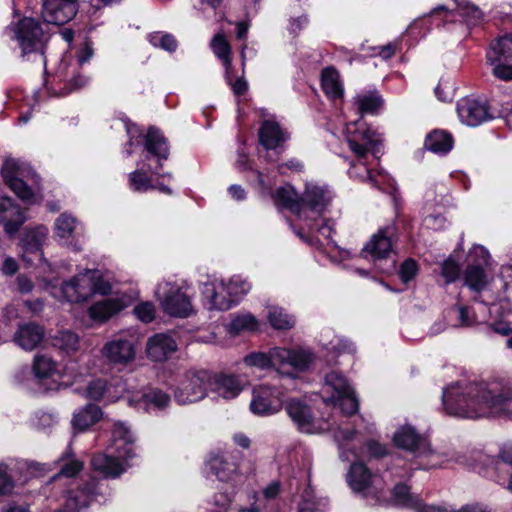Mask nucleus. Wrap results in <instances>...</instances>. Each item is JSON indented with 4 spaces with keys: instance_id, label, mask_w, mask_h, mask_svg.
Instances as JSON below:
<instances>
[{
    "instance_id": "nucleus-5",
    "label": "nucleus",
    "mask_w": 512,
    "mask_h": 512,
    "mask_svg": "<svg viewBox=\"0 0 512 512\" xmlns=\"http://www.w3.org/2000/svg\"><path fill=\"white\" fill-rule=\"evenodd\" d=\"M346 140L350 150L360 161L372 158L379 160L383 139L381 135L361 120L346 125Z\"/></svg>"
},
{
    "instance_id": "nucleus-62",
    "label": "nucleus",
    "mask_w": 512,
    "mask_h": 512,
    "mask_svg": "<svg viewBox=\"0 0 512 512\" xmlns=\"http://www.w3.org/2000/svg\"><path fill=\"white\" fill-rule=\"evenodd\" d=\"M365 447L368 455L371 458H381L387 455V448L385 445L379 443L376 440H369L366 442Z\"/></svg>"
},
{
    "instance_id": "nucleus-28",
    "label": "nucleus",
    "mask_w": 512,
    "mask_h": 512,
    "mask_svg": "<svg viewBox=\"0 0 512 512\" xmlns=\"http://www.w3.org/2000/svg\"><path fill=\"white\" fill-rule=\"evenodd\" d=\"M286 411L300 430L305 432L312 431L313 414L308 405L301 400L291 399L286 404Z\"/></svg>"
},
{
    "instance_id": "nucleus-39",
    "label": "nucleus",
    "mask_w": 512,
    "mask_h": 512,
    "mask_svg": "<svg viewBox=\"0 0 512 512\" xmlns=\"http://www.w3.org/2000/svg\"><path fill=\"white\" fill-rule=\"evenodd\" d=\"M47 235L48 228L45 226H38L28 230L22 239L24 251L41 256V248L47 239Z\"/></svg>"
},
{
    "instance_id": "nucleus-38",
    "label": "nucleus",
    "mask_w": 512,
    "mask_h": 512,
    "mask_svg": "<svg viewBox=\"0 0 512 512\" xmlns=\"http://www.w3.org/2000/svg\"><path fill=\"white\" fill-rule=\"evenodd\" d=\"M321 87L324 93L331 99H338L343 96V86L339 73L333 67L323 69L321 74Z\"/></svg>"
},
{
    "instance_id": "nucleus-15",
    "label": "nucleus",
    "mask_w": 512,
    "mask_h": 512,
    "mask_svg": "<svg viewBox=\"0 0 512 512\" xmlns=\"http://www.w3.org/2000/svg\"><path fill=\"white\" fill-rule=\"evenodd\" d=\"M42 18L46 23L64 25L72 20L79 9V3L61 0H42Z\"/></svg>"
},
{
    "instance_id": "nucleus-41",
    "label": "nucleus",
    "mask_w": 512,
    "mask_h": 512,
    "mask_svg": "<svg viewBox=\"0 0 512 512\" xmlns=\"http://www.w3.org/2000/svg\"><path fill=\"white\" fill-rule=\"evenodd\" d=\"M356 434L357 432L355 430L348 427L339 426L333 430L335 441L339 446L340 458L344 461H349L351 456H358L354 450L348 448L349 444L356 437Z\"/></svg>"
},
{
    "instance_id": "nucleus-6",
    "label": "nucleus",
    "mask_w": 512,
    "mask_h": 512,
    "mask_svg": "<svg viewBox=\"0 0 512 512\" xmlns=\"http://www.w3.org/2000/svg\"><path fill=\"white\" fill-rule=\"evenodd\" d=\"M322 391L325 394L324 402L339 406L345 415L349 416L358 411L359 403L355 392L341 373L332 371L327 374Z\"/></svg>"
},
{
    "instance_id": "nucleus-52",
    "label": "nucleus",
    "mask_w": 512,
    "mask_h": 512,
    "mask_svg": "<svg viewBox=\"0 0 512 512\" xmlns=\"http://www.w3.org/2000/svg\"><path fill=\"white\" fill-rule=\"evenodd\" d=\"M368 164V159H362L360 161L357 158L356 163H353L349 169V175L352 178L369 181L373 186H376L377 181L374 178L372 169L368 167Z\"/></svg>"
},
{
    "instance_id": "nucleus-24",
    "label": "nucleus",
    "mask_w": 512,
    "mask_h": 512,
    "mask_svg": "<svg viewBox=\"0 0 512 512\" xmlns=\"http://www.w3.org/2000/svg\"><path fill=\"white\" fill-rule=\"evenodd\" d=\"M96 490L97 482L91 479L83 488H79L77 491H69L64 508L58 512H79L81 508L88 507L96 494Z\"/></svg>"
},
{
    "instance_id": "nucleus-25",
    "label": "nucleus",
    "mask_w": 512,
    "mask_h": 512,
    "mask_svg": "<svg viewBox=\"0 0 512 512\" xmlns=\"http://www.w3.org/2000/svg\"><path fill=\"white\" fill-rule=\"evenodd\" d=\"M243 389L241 381L234 375H211L210 391L224 399L237 397Z\"/></svg>"
},
{
    "instance_id": "nucleus-64",
    "label": "nucleus",
    "mask_w": 512,
    "mask_h": 512,
    "mask_svg": "<svg viewBox=\"0 0 512 512\" xmlns=\"http://www.w3.org/2000/svg\"><path fill=\"white\" fill-rule=\"evenodd\" d=\"M309 22L307 15H302L297 18H293L290 22V32L293 34L299 33Z\"/></svg>"
},
{
    "instance_id": "nucleus-58",
    "label": "nucleus",
    "mask_w": 512,
    "mask_h": 512,
    "mask_svg": "<svg viewBox=\"0 0 512 512\" xmlns=\"http://www.w3.org/2000/svg\"><path fill=\"white\" fill-rule=\"evenodd\" d=\"M418 265L413 259H406L400 266L399 276L403 283H408L416 276Z\"/></svg>"
},
{
    "instance_id": "nucleus-14",
    "label": "nucleus",
    "mask_w": 512,
    "mask_h": 512,
    "mask_svg": "<svg viewBox=\"0 0 512 512\" xmlns=\"http://www.w3.org/2000/svg\"><path fill=\"white\" fill-rule=\"evenodd\" d=\"M394 228L386 226L380 228L373 234L370 240L364 245L362 254L374 262L388 259L393 254L392 236Z\"/></svg>"
},
{
    "instance_id": "nucleus-4",
    "label": "nucleus",
    "mask_w": 512,
    "mask_h": 512,
    "mask_svg": "<svg viewBox=\"0 0 512 512\" xmlns=\"http://www.w3.org/2000/svg\"><path fill=\"white\" fill-rule=\"evenodd\" d=\"M6 33L18 42L23 58L30 60L34 56L45 64L44 52L48 35L38 21L24 17L16 24L8 26Z\"/></svg>"
},
{
    "instance_id": "nucleus-13",
    "label": "nucleus",
    "mask_w": 512,
    "mask_h": 512,
    "mask_svg": "<svg viewBox=\"0 0 512 512\" xmlns=\"http://www.w3.org/2000/svg\"><path fill=\"white\" fill-rule=\"evenodd\" d=\"M1 174L8 187L22 201L28 204H35L41 200L38 192L20 177L23 173L16 160H6L1 168Z\"/></svg>"
},
{
    "instance_id": "nucleus-37",
    "label": "nucleus",
    "mask_w": 512,
    "mask_h": 512,
    "mask_svg": "<svg viewBox=\"0 0 512 512\" xmlns=\"http://www.w3.org/2000/svg\"><path fill=\"white\" fill-rule=\"evenodd\" d=\"M122 306L117 300L106 299L93 304L89 310V317L98 323H103L121 310Z\"/></svg>"
},
{
    "instance_id": "nucleus-27",
    "label": "nucleus",
    "mask_w": 512,
    "mask_h": 512,
    "mask_svg": "<svg viewBox=\"0 0 512 512\" xmlns=\"http://www.w3.org/2000/svg\"><path fill=\"white\" fill-rule=\"evenodd\" d=\"M44 338V330L41 326L28 323L20 326L14 334V342L24 350L35 349Z\"/></svg>"
},
{
    "instance_id": "nucleus-9",
    "label": "nucleus",
    "mask_w": 512,
    "mask_h": 512,
    "mask_svg": "<svg viewBox=\"0 0 512 512\" xmlns=\"http://www.w3.org/2000/svg\"><path fill=\"white\" fill-rule=\"evenodd\" d=\"M393 498L398 505L413 508L416 512H489L486 506L480 504L465 505L459 510L442 505H424L421 499L417 495H412L410 488L404 484L394 487Z\"/></svg>"
},
{
    "instance_id": "nucleus-16",
    "label": "nucleus",
    "mask_w": 512,
    "mask_h": 512,
    "mask_svg": "<svg viewBox=\"0 0 512 512\" xmlns=\"http://www.w3.org/2000/svg\"><path fill=\"white\" fill-rule=\"evenodd\" d=\"M102 355L113 365H127L135 358V345L127 338L116 336L104 344Z\"/></svg>"
},
{
    "instance_id": "nucleus-21",
    "label": "nucleus",
    "mask_w": 512,
    "mask_h": 512,
    "mask_svg": "<svg viewBox=\"0 0 512 512\" xmlns=\"http://www.w3.org/2000/svg\"><path fill=\"white\" fill-rule=\"evenodd\" d=\"M25 220L22 209L11 198L0 196V222L7 234L16 233Z\"/></svg>"
},
{
    "instance_id": "nucleus-12",
    "label": "nucleus",
    "mask_w": 512,
    "mask_h": 512,
    "mask_svg": "<svg viewBox=\"0 0 512 512\" xmlns=\"http://www.w3.org/2000/svg\"><path fill=\"white\" fill-rule=\"evenodd\" d=\"M282 391L269 385H258L253 388L250 410L258 416H270L282 409Z\"/></svg>"
},
{
    "instance_id": "nucleus-26",
    "label": "nucleus",
    "mask_w": 512,
    "mask_h": 512,
    "mask_svg": "<svg viewBox=\"0 0 512 512\" xmlns=\"http://www.w3.org/2000/svg\"><path fill=\"white\" fill-rule=\"evenodd\" d=\"M123 391V387L108 384L104 379H95L88 383L86 387V397L94 401L114 402L119 398L118 393Z\"/></svg>"
},
{
    "instance_id": "nucleus-10",
    "label": "nucleus",
    "mask_w": 512,
    "mask_h": 512,
    "mask_svg": "<svg viewBox=\"0 0 512 512\" xmlns=\"http://www.w3.org/2000/svg\"><path fill=\"white\" fill-rule=\"evenodd\" d=\"M492 74L503 81L512 80V36L499 38L486 55Z\"/></svg>"
},
{
    "instance_id": "nucleus-2",
    "label": "nucleus",
    "mask_w": 512,
    "mask_h": 512,
    "mask_svg": "<svg viewBox=\"0 0 512 512\" xmlns=\"http://www.w3.org/2000/svg\"><path fill=\"white\" fill-rule=\"evenodd\" d=\"M135 438L124 422H116L112 430L110 455L96 454L91 464L94 470L105 477H117L128 466V461L135 455Z\"/></svg>"
},
{
    "instance_id": "nucleus-1",
    "label": "nucleus",
    "mask_w": 512,
    "mask_h": 512,
    "mask_svg": "<svg viewBox=\"0 0 512 512\" xmlns=\"http://www.w3.org/2000/svg\"><path fill=\"white\" fill-rule=\"evenodd\" d=\"M445 411L453 416L477 419L512 418V387L483 382L458 381L443 389Z\"/></svg>"
},
{
    "instance_id": "nucleus-23",
    "label": "nucleus",
    "mask_w": 512,
    "mask_h": 512,
    "mask_svg": "<svg viewBox=\"0 0 512 512\" xmlns=\"http://www.w3.org/2000/svg\"><path fill=\"white\" fill-rule=\"evenodd\" d=\"M289 139V134L277 122L266 120L259 129V142L266 150H276Z\"/></svg>"
},
{
    "instance_id": "nucleus-19",
    "label": "nucleus",
    "mask_w": 512,
    "mask_h": 512,
    "mask_svg": "<svg viewBox=\"0 0 512 512\" xmlns=\"http://www.w3.org/2000/svg\"><path fill=\"white\" fill-rule=\"evenodd\" d=\"M88 270L74 276L62 284L61 290L63 297L68 302L78 303L86 301L92 296V286Z\"/></svg>"
},
{
    "instance_id": "nucleus-8",
    "label": "nucleus",
    "mask_w": 512,
    "mask_h": 512,
    "mask_svg": "<svg viewBox=\"0 0 512 512\" xmlns=\"http://www.w3.org/2000/svg\"><path fill=\"white\" fill-rule=\"evenodd\" d=\"M332 200V193L326 186L307 184L300 197L302 220L316 221Z\"/></svg>"
},
{
    "instance_id": "nucleus-45",
    "label": "nucleus",
    "mask_w": 512,
    "mask_h": 512,
    "mask_svg": "<svg viewBox=\"0 0 512 512\" xmlns=\"http://www.w3.org/2000/svg\"><path fill=\"white\" fill-rule=\"evenodd\" d=\"M52 345L66 353L77 351L79 348V337L72 331H59L52 337Z\"/></svg>"
},
{
    "instance_id": "nucleus-60",
    "label": "nucleus",
    "mask_w": 512,
    "mask_h": 512,
    "mask_svg": "<svg viewBox=\"0 0 512 512\" xmlns=\"http://www.w3.org/2000/svg\"><path fill=\"white\" fill-rule=\"evenodd\" d=\"M460 273L458 263L452 258H448L442 264V276L445 278L446 283L454 282Z\"/></svg>"
},
{
    "instance_id": "nucleus-42",
    "label": "nucleus",
    "mask_w": 512,
    "mask_h": 512,
    "mask_svg": "<svg viewBox=\"0 0 512 512\" xmlns=\"http://www.w3.org/2000/svg\"><path fill=\"white\" fill-rule=\"evenodd\" d=\"M210 48L215 56L221 60L226 71H229L232 68V49L223 33L214 35L210 42Z\"/></svg>"
},
{
    "instance_id": "nucleus-55",
    "label": "nucleus",
    "mask_w": 512,
    "mask_h": 512,
    "mask_svg": "<svg viewBox=\"0 0 512 512\" xmlns=\"http://www.w3.org/2000/svg\"><path fill=\"white\" fill-rule=\"evenodd\" d=\"M16 464L20 470H26L29 477H38L52 470L51 465L48 463L20 460Z\"/></svg>"
},
{
    "instance_id": "nucleus-34",
    "label": "nucleus",
    "mask_w": 512,
    "mask_h": 512,
    "mask_svg": "<svg viewBox=\"0 0 512 512\" xmlns=\"http://www.w3.org/2000/svg\"><path fill=\"white\" fill-rule=\"evenodd\" d=\"M209 299V308L216 310H229L236 305L235 298L226 294V290H222V283L218 282L211 286H206L205 290Z\"/></svg>"
},
{
    "instance_id": "nucleus-44",
    "label": "nucleus",
    "mask_w": 512,
    "mask_h": 512,
    "mask_svg": "<svg viewBox=\"0 0 512 512\" xmlns=\"http://www.w3.org/2000/svg\"><path fill=\"white\" fill-rule=\"evenodd\" d=\"M222 290H226V294L235 298L237 304L251 289V284L241 276H233L227 282L221 280Z\"/></svg>"
},
{
    "instance_id": "nucleus-22",
    "label": "nucleus",
    "mask_w": 512,
    "mask_h": 512,
    "mask_svg": "<svg viewBox=\"0 0 512 512\" xmlns=\"http://www.w3.org/2000/svg\"><path fill=\"white\" fill-rule=\"evenodd\" d=\"M397 447L418 453L425 454L430 451L429 443L426 438L420 436L413 427H401L393 437Z\"/></svg>"
},
{
    "instance_id": "nucleus-32",
    "label": "nucleus",
    "mask_w": 512,
    "mask_h": 512,
    "mask_svg": "<svg viewBox=\"0 0 512 512\" xmlns=\"http://www.w3.org/2000/svg\"><path fill=\"white\" fill-rule=\"evenodd\" d=\"M54 464H58L60 469L53 479H57L61 476L67 478L74 477L84 467L83 462L76 458L71 445L66 448Z\"/></svg>"
},
{
    "instance_id": "nucleus-31",
    "label": "nucleus",
    "mask_w": 512,
    "mask_h": 512,
    "mask_svg": "<svg viewBox=\"0 0 512 512\" xmlns=\"http://www.w3.org/2000/svg\"><path fill=\"white\" fill-rule=\"evenodd\" d=\"M275 205L286 208L299 218L301 213L300 197L292 186H282L276 189L273 194Z\"/></svg>"
},
{
    "instance_id": "nucleus-63",
    "label": "nucleus",
    "mask_w": 512,
    "mask_h": 512,
    "mask_svg": "<svg viewBox=\"0 0 512 512\" xmlns=\"http://www.w3.org/2000/svg\"><path fill=\"white\" fill-rule=\"evenodd\" d=\"M456 309L458 312L460 326L468 327L476 323V319L469 308L465 306H457Z\"/></svg>"
},
{
    "instance_id": "nucleus-46",
    "label": "nucleus",
    "mask_w": 512,
    "mask_h": 512,
    "mask_svg": "<svg viewBox=\"0 0 512 512\" xmlns=\"http://www.w3.org/2000/svg\"><path fill=\"white\" fill-rule=\"evenodd\" d=\"M507 469H512V442L505 443L500 448L498 460L495 462L496 481L500 485L505 484V476L501 473Z\"/></svg>"
},
{
    "instance_id": "nucleus-30",
    "label": "nucleus",
    "mask_w": 512,
    "mask_h": 512,
    "mask_svg": "<svg viewBox=\"0 0 512 512\" xmlns=\"http://www.w3.org/2000/svg\"><path fill=\"white\" fill-rule=\"evenodd\" d=\"M145 149L149 154L157 157L159 161L166 160L169 156V146L166 138L154 127L148 129L145 138Z\"/></svg>"
},
{
    "instance_id": "nucleus-47",
    "label": "nucleus",
    "mask_w": 512,
    "mask_h": 512,
    "mask_svg": "<svg viewBox=\"0 0 512 512\" xmlns=\"http://www.w3.org/2000/svg\"><path fill=\"white\" fill-rule=\"evenodd\" d=\"M169 402L170 396L167 393L159 389H151L142 395L139 405L143 406L147 410L151 407L155 409H163L169 404Z\"/></svg>"
},
{
    "instance_id": "nucleus-3",
    "label": "nucleus",
    "mask_w": 512,
    "mask_h": 512,
    "mask_svg": "<svg viewBox=\"0 0 512 512\" xmlns=\"http://www.w3.org/2000/svg\"><path fill=\"white\" fill-rule=\"evenodd\" d=\"M313 360L314 355L309 351L283 347L271 348L268 353L252 352L244 357L247 366L259 369L274 368L289 376L307 370Z\"/></svg>"
},
{
    "instance_id": "nucleus-29",
    "label": "nucleus",
    "mask_w": 512,
    "mask_h": 512,
    "mask_svg": "<svg viewBox=\"0 0 512 512\" xmlns=\"http://www.w3.org/2000/svg\"><path fill=\"white\" fill-rule=\"evenodd\" d=\"M207 466L220 481H229L237 471V465L227 453H220L210 457Z\"/></svg>"
},
{
    "instance_id": "nucleus-53",
    "label": "nucleus",
    "mask_w": 512,
    "mask_h": 512,
    "mask_svg": "<svg viewBox=\"0 0 512 512\" xmlns=\"http://www.w3.org/2000/svg\"><path fill=\"white\" fill-rule=\"evenodd\" d=\"M456 12L468 25H476L480 22L483 16L478 7L468 2L458 3Z\"/></svg>"
},
{
    "instance_id": "nucleus-51",
    "label": "nucleus",
    "mask_w": 512,
    "mask_h": 512,
    "mask_svg": "<svg viewBox=\"0 0 512 512\" xmlns=\"http://www.w3.org/2000/svg\"><path fill=\"white\" fill-rule=\"evenodd\" d=\"M148 41L150 44L156 48H161L168 52H174L176 51L178 47V42L176 38L166 32H153L148 35Z\"/></svg>"
},
{
    "instance_id": "nucleus-7",
    "label": "nucleus",
    "mask_w": 512,
    "mask_h": 512,
    "mask_svg": "<svg viewBox=\"0 0 512 512\" xmlns=\"http://www.w3.org/2000/svg\"><path fill=\"white\" fill-rule=\"evenodd\" d=\"M211 374L208 371H187L174 391L175 400L179 404L200 401L210 391Z\"/></svg>"
},
{
    "instance_id": "nucleus-36",
    "label": "nucleus",
    "mask_w": 512,
    "mask_h": 512,
    "mask_svg": "<svg viewBox=\"0 0 512 512\" xmlns=\"http://www.w3.org/2000/svg\"><path fill=\"white\" fill-rule=\"evenodd\" d=\"M353 104L356 107L358 113L362 116L366 113H377L383 104V100L378 92L366 91L358 93L354 97Z\"/></svg>"
},
{
    "instance_id": "nucleus-17",
    "label": "nucleus",
    "mask_w": 512,
    "mask_h": 512,
    "mask_svg": "<svg viewBox=\"0 0 512 512\" xmlns=\"http://www.w3.org/2000/svg\"><path fill=\"white\" fill-rule=\"evenodd\" d=\"M460 121L467 126H478L490 118L486 103L475 98L465 97L457 103Z\"/></svg>"
},
{
    "instance_id": "nucleus-50",
    "label": "nucleus",
    "mask_w": 512,
    "mask_h": 512,
    "mask_svg": "<svg viewBox=\"0 0 512 512\" xmlns=\"http://www.w3.org/2000/svg\"><path fill=\"white\" fill-rule=\"evenodd\" d=\"M258 329V321L252 314L236 315L229 324V331L238 334L244 331H255Z\"/></svg>"
},
{
    "instance_id": "nucleus-40",
    "label": "nucleus",
    "mask_w": 512,
    "mask_h": 512,
    "mask_svg": "<svg viewBox=\"0 0 512 512\" xmlns=\"http://www.w3.org/2000/svg\"><path fill=\"white\" fill-rule=\"evenodd\" d=\"M78 222L76 218L62 213L55 221V235L63 244L69 243L75 237Z\"/></svg>"
},
{
    "instance_id": "nucleus-48",
    "label": "nucleus",
    "mask_w": 512,
    "mask_h": 512,
    "mask_svg": "<svg viewBox=\"0 0 512 512\" xmlns=\"http://www.w3.org/2000/svg\"><path fill=\"white\" fill-rule=\"evenodd\" d=\"M33 371L37 378L47 379L57 373V364L50 357L36 355L33 363Z\"/></svg>"
},
{
    "instance_id": "nucleus-57",
    "label": "nucleus",
    "mask_w": 512,
    "mask_h": 512,
    "mask_svg": "<svg viewBox=\"0 0 512 512\" xmlns=\"http://www.w3.org/2000/svg\"><path fill=\"white\" fill-rule=\"evenodd\" d=\"M12 469L6 463H0V497L8 495L14 489V482L9 471Z\"/></svg>"
},
{
    "instance_id": "nucleus-56",
    "label": "nucleus",
    "mask_w": 512,
    "mask_h": 512,
    "mask_svg": "<svg viewBox=\"0 0 512 512\" xmlns=\"http://www.w3.org/2000/svg\"><path fill=\"white\" fill-rule=\"evenodd\" d=\"M88 273L91 280L90 286H92V295H107L110 293L111 285L108 281L103 279L99 270H88Z\"/></svg>"
},
{
    "instance_id": "nucleus-33",
    "label": "nucleus",
    "mask_w": 512,
    "mask_h": 512,
    "mask_svg": "<svg viewBox=\"0 0 512 512\" xmlns=\"http://www.w3.org/2000/svg\"><path fill=\"white\" fill-rule=\"evenodd\" d=\"M425 148L436 154H447L454 145L452 135L444 130H434L425 139Z\"/></svg>"
},
{
    "instance_id": "nucleus-49",
    "label": "nucleus",
    "mask_w": 512,
    "mask_h": 512,
    "mask_svg": "<svg viewBox=\"0 0 512 512\" xmlns=\"http://www.w3.org/2000/svg\"><path fill=\"white\" fill-rule=\"evenodd\" d=\"M465 284L475 291H480L485 287V272L480 265H469L464 272Z\"/></svg>"
},
{
    "instance_id": "nucleus-54",
    "label": "nucleus",
    "mask_w": 512,
    "mask_h": 512,
    "mask_svg": "<svg viewBox=\"0 0 512 512\" xmlns=\"http://www.w3.org/2000/svg\"><path fill=\"white\" fill-rule=\"evenodd\" d=\"M129 185L136 192H146L154 189L151 178L141 169H137L129 174Z\"/></svg>"
},
{
    "instance_id": "nucleus-20",
    "label": "nucleus",
    "mask_w": 512,
    "mask_h": 512,
    "mask_svg": "<svg viewBox=\"0 0 512 512\" xmlns=\"http://www.w3.org/2000/svg\"><path fill=\"white\" fill-rule=\"evenodd\" d=\"M177 350L175 339L167 333L151 336L146 345L148 357L155 362L166 361Z\"/></svg>"
},
{
    "instance_id": "nucleus-11",
    "label": "nucleus",
    "mask_w": 512,
    "mask_h": 512,
    "mask_svg": "<svg viewBox=\"0 0 512 512\" xmlns=\"http://www.w3.org/2000/svg\"><path fill=\"white\" fill-rule=\"evenodd\" d=\"M156 294L166 314L179 318L188 317L191 314L190 298L180 288L165 282L159 284Z\"/></svg>"
},
{
    "instance_id": "nucleus-43",
    "label": "nucleus",
    "mask_w": 512,
    "mask_h": 512,
    "mask_svg": "<svg viewBox=\"0 0 512 512\" xmlns=\"http://www.w3.org/2000/svg\"><path fill=\"white\" fill-rule=\"evenodd\" d=\"M270 325L276 330H288L294 327L295 318L288 314L284 308L270 306L267 314Z\"/></svg>"
},
{
    "instance_id": "nucleus-59",
    "label": "nucleus",
    "mask_w": 512,
    "mask_h": 512,
    "mask_svg": "<svg viewBox=\"0 0 512 512\" xmlns=\"http://www.w3.org/2000/svg\"><path fill=\"white\" fill-rule=\"evenodd\" d=\"M134 314L140 321L150 323L155 318L154 305L150 302L140 303L134 308Z\"/></svg>"
},
{
    "instance_id": "nucleus-35",
    "label": "nucleus",
    "mask_w": 512,
    "mask_h": 512,
    "mask_svg": "<svg viewBox=\"0 0 512 512\" xmlns=\"http://www.w3.org/2000/svg\"><path fill=\"white\" fill-rule=\"evenodd\" d=\"M102 417V410L95 404H87L73 414L72 424L74 428L84 431L98 422Z\"/></svg>"
},
{
    "instance_id": "nucleus-18",
    "label": "nucleus",
    "mask_w": 512,
    "mask_h": 512,
    "mask_svg": "<svg viewBox=\"0 0 512 512\" xmlns=\"http://www.w3.org/2000/svg\"><path fill=\"white\" fill-rule=\"evenodd\" d=\"M347 481L353 491L363 493L364 496L368 495L372 488H377L381 484L380 478L372 474L361 462H355L351 465L347 474Z\"/></svg>"
},
{
    "instance_id": "nucleus-61",
    "label": "nucleus",
    "mask_w": 512,
    "mask_h": 512,
    "mask_svg": "<svg viewBox=\"0 0 512 512\" xmlns=\"http://www.w3.org/2000/svg\"><path fill=\"white\" fill-rule=\"evenodd\" d=\"M307 226L310 230L316 229L326 239L331 240L334 232V223L331 220H325L320 226L315 225V221L307 220Z\"/></svg>"
}]
</instances>
